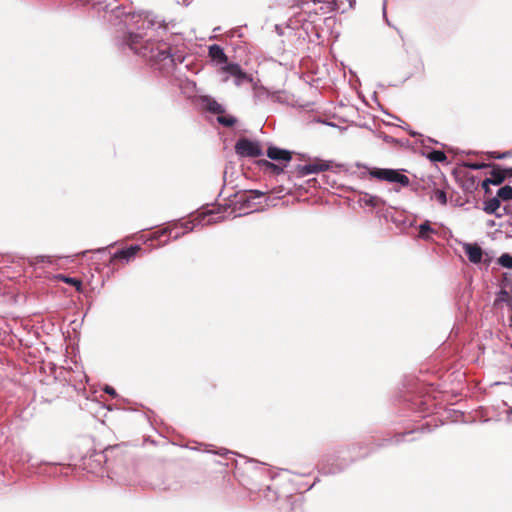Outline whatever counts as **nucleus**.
Masks as SVG:
<instances>
[{
    "label": "nucleus",
    "mask_w": 512,
    "mask_h": 512,
    "mask_svg": "<svg viewBox=\"0 0 512 512\" xmlns=\"http://www.w3.org/2000/svg\"><path fill=\"white\" fill-rule=\"evenodd\" d=\"M120 23L128 28L122 46L142 57L151 67L162 73H169L183 56L173 53L172 47L161 33L166 32L164 20L152 12H133L127 8L122 12Z\"/></svg>",
    "instance_id": "obj_1"
},
{
    "label": "nucleus",
    "mask_w": 512,
    "mask_h": 512,
    "mask_svg": "<svg viewBox=\"0 0 512 512\" xmlns=\"http://www.w3.org/2000/svg\"><path fill=\"white\" fill-rule=\"evenodd\" d=\"M412 190L419 196H429L430 200H436L441 205L447 204V193L439 188L432 176L421 178L413 184Z\"/></svg>",
    "instance_id": "obj_2"
},
{
    "label": "nucleus",
    "mask_w": 512,
    "mask_h": 512,
    "mask_svg": "<svg viewBox=\"0 0 512 512\" xmlns=\"http://www.w3.org/2000/svg\"><path fill=\"white\" fill-rule=\"evenodd\" d=\"M369 175L381 181L398 183L403 187L410 185L409 178L399 170L392 168H373L368 171Z\"/></svg>",
    "instance_id": "obj_3"
},
{
    "label": "nucleus",
    "mask_w": 512,
    "mask_h": 512,
    "mask_svg": "<svg viewBox=\"0 0 512 512\" xmlns=\"http://www.w3.org/2000/svg\"><path fill=\"white\" fill-rule=\"evenodd\" d=\"M93 8L97 11H104L109 13V21H112V17L115 19L122 18V12L127 9L126 5L121 0H93Z\"/></svg>",
    "instance_id": "obj_4"
},
{
    "label": "nucleus",
    "mask_w": 512,
    "mask_h": 512,
    "mask_svg": "<svg viewBox=\"0 0 512 512\" xmlns=\"http://www.w3.org/2000/svg\"><path fill=\"white\" fill-rule=\"evenodd\" d=\"M235 152L241 157H259L263 155V150L258 142L248 138H240L235 144Z\"/></svg>",
    "instance_id": "obj_5"
},
{
    "label": "nucleus",
    "mask_w": 512,
    "mask_h": 512,
    "mask_svg": "<svg viewBox=\"0 0 512 512\" xmlns=\"http://www.w3.org/2000/svg\"><path fill=\"white\" fill-rule=\"evenodd\" d=\"M339 456L335 455H327L323 458L319 471L323 475H335L337 473L342 472L344 469L348 467L350 461L341 462L340 464L336 463Z\"/></svg>",
    "instance_id": "obj_6"
},
{
    "label": "nucleus",
    "mask_w": 512,
    "mask_h": 512,
    "mask_svg": "<svg viewBox=\"0 0 512 512\" xmlns=\"http://www.w3.org/2000/svg\"><path fill=\"white\" fill-rule=\"evenodd\" d=\"M222 72L234 77V84L241 86L244 82L253 83L254 79L248 75L238 63H228L221 68Z\"/></svg>",
    "instance_id": "obj_7"
},
{
    "label": "nucleus",
    "mask_w": 512,
    "mask_h": 512,
    "mask_svg": "<svg viewBox=\"0 0 512 512\" xmlns=\"http://www.w3.org/2000/svg\"><path fill=\"white\" fill-rule=\"evenodd\" d=\"M330 169V161L315 159L313 163L298 165L297 173L300 177H305L310 174L327 171Z\"/></svg>",
    "instance_id": "obj_8"
},
{
    "label": "nucleus",
    "mask_w": 512,
    "mask_h": 512,
    "mask_svg": "<svg viewBox=\"0 0 512 512\" xmlns=\"http://www.w3.org/2000/svg\"><path fill=\"white\" fill-rule=\"evenodd\" d=\"M271 99L273 102H279L280 97L277 92H271L266 87L253 82V102L260 105Z\"/></svg>",
    "instance_id": "obj_9"
},
{
    "label": "nucleus",
    "mask_w": 512,
    "mask_h": 512,
    "mask_svg": "<svg viewBox=\"0 0 512 512\" xmlns=\"http://www.w3.org/2000/svg\"><path fill=\"white\" fill-rule=\"evenodd\" d=\"M463 249L471 263L479 264L482 261L483 250L478 244L465 243Z\"/></svg>",
    "instance_id": "obj_10"
},
{
    "label": "nucleus",
    "mask_w": 512,
    "mask_h": 512,
    "mask_svg": "<svg viewBox=\"0 0 512 512\" xmlns=\"http://www.w3.org/2000/svg\"><path fill=\"white\" fill-rule=\"evenodd\" d=\"M267 156L273 161L289 162L292 158L291 152L286 149L270 146L267 149Z\"/></svg>",
    "instance_id": "obj_11"
},
{
    "label": "nucleus",
    "mask_w": 512,
    "mask_h": 512,
    "mask_svg": "<svg viewBox=\"0 0 512 512\" xmlns=\"http://www.w3.org/2000/svg\"><path fill=\"white\" fill-rule=\"evenodd\" d=\"M201 103L212 114H218L219 116L225 113V107L209 95L202 96Z\"/></svg>",
    "instance_id": "obj_12"
},
{
    "label": "nucleus",
    "mask_w": 512,
    "mask_h": 512,
    "mask_svg": "<svg viewBox=\"0 0 512 512\" xmlns=\"http://www.w3.org/2000/svg\"><path fill=\"white\" fill-rule=\"evenodd\" d=\"M208 55L212 60L216 61L217 63L228 64V57L225 54L224 49L218 44H213L209 46Z\"/></svg>",
    "instance_id": "obj_13"
},
{
    "label": "nucleus",
    "mask_w": 512,
    "mask_h": 512,
    "mask_svg": "<svg viewBox=\"0 0 512 512\" xmlns=\"http://www.w3.org/2000/svg\"><path fill=\"white\" fill-rule=\"evenodd\" d=\"M491 167L490 177L486 178V182L495 186L501 185L506 178L505 170L498 165H492Z\"/></svg>",
    "instance_id": "obj_14"
},
{
    "label": "nucleus",
    "mask_w": 512,
    "mask_h": 512,
    "mask_svg": "<svg viewBox=\"0 0 512 512\" xmlns=\"http://www.w3.org/2000/svg\"><path fill=\"white\" fill-rule=\"evenodd\" d=\"M500 207H501V200L498 197V195L496 194L495 197H492L491 199L484 202L483 211L486 214L494 215L495 217H497V215H499L498 212H500Z\"/></svg>",
    "instance_id": "obj_15"
},
{
    "label": "nucleus",
    "mask_w": 512,
    "mask_h": 512,
    "mask_svg": "<svg viewBox=\"0 0 512 512\" xmlns=\"http://www.w3.org/2000/svg\"><path fill=\"white\" fill-rule=\"evenodd\" d=\"M418 230V237L425 241L432 240V236L438 234L437 230L431 227L429 220H425L424 222H422L419 225Z\"/></svg>",
    "instance_id": "obj_16"
},
{
    "label": "nucleus",
    "mask_w": 512,
    "mask_h": 512,
    "mask_svg": "<svg viewBox=\"0 0 512 512\" xmlns=\"http://www.w3.org/2000/svg\"><path fill=\"white\" fill-rule=\"evenodd\" d=\"M139 249L140 247L138 245H132L130 247L120 249L114 253L113 258L124 259L126 261H129L130 259L135 257Z\"/></svg>",
    "instance_id": "obj_17"
},
{
    "label": "nucleus",
    "mask_w": 512,
    "mask_h": 512,
    "mask_svg": "<svg viewBox=\"0 0 512 512\" xmlns=\"http://www.w3.org/2000/svg\"><path fill=\"white\" fill-rule=\"evenodd\" d=\"M359 203L361 205H364V206H369V207H372V208H377V207H380L381 205H383L384 201L380 197H378V196L371 195V194H368V193H364L359 198Z\"/></svg>",
    "instance_id": "obj_18"
},
{
    "label": "nucleus",
    "mask_w": 512,
    "mask_h": 512,
    "mask_svg": "<svg viewBox=\"0 0 512 512\" xmlns=\"http://www.w3.org/2000/svg\"><path fill=\"white\" fill-rule=\"evenodd\" d=\"M422 154L426 156V158H428L431 162L444 163L447 161V156L441 150L430 149L423 151Z\"/></svg>",
    "instance_id": "obj_19"
},
{
    "label": "nucleus",
    "mask_w": 512,
    "mask_h": 512,
    "mask_svg": "<svg viewBox=\"0 0 512 512\" xmlns=\"http://www.w3.org/2000/svg\"><path fill=\"white\" fill-rule=\"evenodd\" d=\"M499 303H506L512 310V295H510V293L507 290L501 289L497 293V296L495 299V305H497Z\"/></svg>",
    "instance_id": "obj_20"
},
{
    "label": "nucleus",
    "mask_w": 512,
    "mask_h": 512,
    "mask_svg": "<svg viewBox=\"0 0 512 512\" xmlns=\"http://www.w3.org/2000/svg\"><path fill=\"white\" fill-rule=\"evenodd\" d=\"M163 234H168L169 237L173 240L179 239L181 236L185 235V232L182 230L181 226L178 224H175L171 228H166L162 231Z\"/></svg>",
    "instance_id": "obj_21"
},
{
    "label": "nucleus",
    "mask_w": 512,
    "mask_h": 512,
    "mask_svg": "<svg viewBox=\"0 0 512 512\" xmlns=\"http://www.w3.org/2000/svg\"><path fill=\"white\" fill-rule=\"evenodd\" d=\"M219 221H220V217H214L213 212L209 211L208 213L202 214L200 216V219L198 220L197 224L204 226V225L215 224V223H218Z\"/></svg>",
    "instance_id": "obj_22"
},
{
    "label": "nucleus",
    "mask_w": 512,
    "mask_h": 512,
    "mask_svg": "<svg viewBox=\"0 0 512 512\" xmlns=\"http://www.w3.org/2000/svg\"><path fill=\"white\" fill-rule=\"evenodd\" d=\"M497 195L501 201H512V187L509 185H505L499 188L497 191Z\"/></svg>",
    "instance_id": "obj_23"
},
{
    "label": "nucleus",
    "mask_w": 512,
    "mask_h": 512,
    "mask_svg": "<svg viewBox=\"0 0 512 512\" xmlns=\"http://www.w3.org/2000/svg\"><path fill=\"white\" fill-rule=\"evenodd\" d=\"M265 196V192L260 190H250L247 195L245 196V199L243 200V203H246L248 207H250V203L252 201H255L256 199L262 198Z\"/></svg>",
    "instance_id": "obj_24"
},
{
    "label": "nucleus",
    "mask_w": 512,
    "mask_h": 512,
    "mask_svg": "<svg viewBox=\"0 0 512 512\" xmlns=\"http://www.w3.org/2000/svg\"><path fill=\"white\" fill-rule=\"evenodd\" d=\"M217 122L224 127H232L237 123V118L232 115H219Z\"/></svg>",
    "instance_id": "obj_25"
},
{
    "label": "nucleus",
    "mask_w": 512,
    "mask_h": 512,
    "mask_svg": "<svg viewBox=\"0 0 512 512\" xmlns=\"http://www.w3.org/2000/svg\"><path fill=\"white\" fill-rule=\"evenodd\" d=\"M412 433H414V430H411L403 434H396L393 438L384 440V442L380 446L388 445L390 443H401L404 441L405 436L410 435Z\"/></svg>",
    "instance_id": "obj_26"
},
{
    "label": "nucleus",
    "mask_w": 512,
    "mask_h": 512,
    "mask_svg": "<svg viewBox=\"0 0 512 512\" xmlns=\"http://www.w3.org/2000/svg\"><path fill=\"white\" fill-rule=\"evenodd\" d=\"M498 264L504 268L512 269V255L504 253L498 258Z\"/></svg>",
    "instance_id": "obj_27"
},
{
    "label": "nucleus",
    "mask_w": 512,
    "mask_h": 512,
    "mask_svg": "<svg viewBox=\"0 0 512 512\" xmlns=\"http://www.w3.org/2000/svg\"><path fill=\"white\" fill-rule=\"evenodd\" d=\"M61 278L65 283H68V284L74 286L77 290H80V288L82 286L81 280H79L77 278H73V277H67V276H62Z\"/></svg>",
    "instance_id": "obj_28"
},
{
    "label": "nucleus",
    "mask_w": 512,
    "mask_h": 512,
    "mask_svg": "<svg viewBox=\"0 0 512 512\" xmlns=\"http://www.w3.org/2000/svg\"><path fill=\"white\" fill-rule=\"evenodd\" d=\"M499 215H497V218H501L505 215H511L512 216V203H508L502 207H500V212H498Z\"/></svg>",
    "instance_id": "obj_29"
},
{
    "label": "nucleus",
    "mask_w": 512,
    "mask_h": 512,
    "mask_svg": "<svg viewBox=\"0 0 512 512\" xmlns=\"http://www.w3.org/2000/svg\"><path fill=\"white\" fill-rule=\"evenodd\" d=\"M465 166L467 168L471 169V170H481V169H484L486 167L492 166V164L475 162V163H466Z\"/></svg>",
    "instance_id": "obj_30"
},
{
    "label": "nucleus",
    "mask_w": 512,
    "mask_h": 512,
    "mask_svg": "<svg viewBox=\"0 0 512 512\" xmlns=\"http://www.w3.org/2000/svg\"><path fill=\"white\" fill-rule=\"evenodd\" d=\"M182 230L186 233L192 232L195 228V224L192 221H186L180 224Z\"/></svg>",
    "instance_id": "obj_31"
},
{
    "label": "nucleus",
    "mask_w": 512,
    "mask_h": 512,
    "mask_svg": "<svg viewBox=\"0 0 512 512\" xmlns=\"http://www.w3.org/2000/svg\"><path fill=\"white\" fill-rule=\"evenodd\" d=\"M34 263H47V264H51L52 263V259H51L50 256H47V255H39V256L35 257Z\"/></svg>",
    "instance_id": "obj_32"
},
{
    "label": "nucleus",
    "mask_w": 512,
    "mask_h": 512,
    "mask_svg": "<svg viewBox=\"0 0 512 512\" xmlns=\"http://www.w3.org/2000/svg\"><path fill=\"white\" fill-rule=\"evenodd\" d=\"M509 155V152H503V153H497V152H490L489 156L493 159H504Z\"/></svg>",
    "instance_id": "obj_33"
},
{
    "label": "nucleus",
    "mask_w": 512,
    "mask_h": 512,
    "mask_svg": "<svg viewBox=\"0 0 512 512\" xmlns=\"http://www.w3.org/2000/svg\"><path fill=\"white\" fill-rule=\"evenodd\" d=\"M103 391L105 393L111 395V396H116L117 395L116 390L113 387L109 386V385H106L104 387Z\"/></svg>",
    "instance_id": "obj_34"
},
{
    "label": "nucleus",
    "mask_w": 512,
    "mask_h": 512,
    "mask_svg": "<svg viewBox=\"0 0 512 512\" xmlns=\"http://www.w3.org/2000/svg\"><path fill=\"white\" fill-rule=\"evenodd\" d=\"M271 171H273L275 174H281L283 173V168L277 164H273L272 167L270 168Z\"/></svg>",
    "instance_id": "obj_35"
},
{
    "label": "nucleus",
    "mask_w": 512,
    "mask_h": 512,
    "mask_svg": "<svg viewBox=\"0 0 512 512\" xmlns=\"http://www.w3.org/2000/svg\"><path fill=\"white\" fill-rule=\"evenodd\" d=\"M336 9V1L335 0H329L327 2V11L331 12Z\"/></svg>",
    "instance_id": "obj_36"
},
{
    "label": "nucleus",
    "mask_w": 512,
    "mask_h": 512,
    "mask_svg": "<svg viewBox=\"0 0 512 512\" xmlns=\"http://www.w3.org/2000/svg\"><path fill=\"white\" fill-rule=\"evenodd\" d=\"M259 164L264 166L265 168L267 169H270L272 167V165L274 164L273 162L269 161V160H260L259 161Z\"/></svg>",
    "instance_id": "obj_37"
},
{
    "label": "nucleus",
    "mask_w": 512,
    "mask_h": 512,
    "mask_svg": "<svg viewBox=\"0 0 512 512\" xmlns=\"http://www.w3.org/2000/svg\"><path fill=\"white\" fill-rule=\"evenodd\" d=\"M213 453L221 455V456H225V455H228V454H233V452H231V451H229V450H227L225 448H222V449H220L218 451H214Z\"/></svg>",
    "instance_id": "obj_38"
},
{
    "label": "nucleus",
    "mask_w": 512,
    "mask_h": 512,
    "mask_svg": "<svg viewBox=\"0 0 512 512\" xmlns=\"http://www.w3.org/2000/svg\"><path fill=\"white\" fill-rule=\"evenodd\" d=\"M382 10H383V17H384L385 21L387 22L388 25H390V22H389V20L387 18V14H386V0H384L383 9Z\"/></svg>",
    "instance_id": "obj_39"
},
{
    "label": "nucleus",
    "mask_w": 512,
    "mask_h": 512,
    "mask_svg": "<svg viewBox=\"0 0 512 512\" xmlns=\"http://www.w3.org/2000/svg\"><path fill=\"white\" fill-rule=\"evenodd\" d=\"M489 185H491V183H487L486 179L482 182V188L484 189L485 193L490 192Z\"/></svg>",
    "instance_id": "obj_40"
},
{
    "label": "nucleus",
    "mask_w": 512,
    "mask_h": 512,
    "mask_svg": "<svg viewBox=\"0 0 512 512\" xmlns=\"http://www.w3.org/2000/svg\"><path fill=\"white\" fill-rule=\"evenodd\" d=\"M430 432L431 430L429 429V426L428 425H422L421 427V432Z\"/></svg>",
    "instance_id": "obj_41"
},
{
    "label": "nucleus",
    "mask_w": 512,
    "mask_h": 512,
    "mask_svg": "<svg viewBox=\"0 0 512 512\" xmlns=\"http://www.w3.org/2000/svg\"><path fill=\"white\" fill-rule=\"evenodd\" d=\"M504 170H505L506 175H509L510 177H512V167L506 168Z\"/></svg>",
    "instance_id": "obj_42"
},
{
    "label": "nucleus",
    "mask_w": 512,
    "mask_h": 512,
    "mask_svg": "<svg viewBox=\"0 0 512 512\" xmlns=\"http://www.w3.org/2000/svg\"><path fill=\"white\" fill-rule=\"evenodd\" d=\"M427 141L430 142V143H434V144H438V141L430 138V137H427Z\"/></svg>",
    "instance_id": "obj_43"
},
{
    "label": "nucleus",
    "mask_w": 512,
    "mask_h": 512,
    "mask_svg": "<svg viewBox=\"0 0 512 512\" xmlns=\"http://www.w3.org/2000/svg\"><path fill=\"white\" fill-rule=\"evenodd\" d=\"M409 134H410L412 137H415V136H417V135H418V133L414 132L413 130H410V131H409ZM419 136H421V135L419 134Z\"/></svg>",
    "instance_id": "obj_44"
},
{
    "label": "nucleus",
    "mask_w": 512,
    "mask_h": 512,
    "mask_svg": "<svg viewBox=\"0 0 512 512\" xmlns=\"http://www.w3.org/2000/svg\"><path fill=\"white\" fill-rule=\"evenodd\" d=\"M487 225L492 227V226L495 225V221L494 220H490V221H488Z\"/></svg>",
    "instance_id": "obj_45"
},
{
    "label": "nucleus",
    "mask_w": 512,
    "mask_h": 512,
    "mask_svg": "<svg viewBox=\"0 0 512 512\" xmlns=\"http://www.w3.org/2000/svg\"><path fill=\"white\" fill-rule=\"evenodd\" d=\"M509 225L512 226V221L509 222ZM508 238H512V235H507Z\"/></svg>",
    "instance_id": "obj_46"
},
{
    "label": "nucleus",
    "mask_w": 512,
    "mask_h": 512,
    "mask_svg": "<svg viewBox=\"0 0 512 512\" xmlns=\"http://www.w3.org/2000/svg\"><path fill=\"white\" fill-rule=\"evenodd\" d=\"M30 457L27 455V458L25 459V461H30Z\"/></svg>",
    "instance_id": "obj_47"
}]
</instances>
